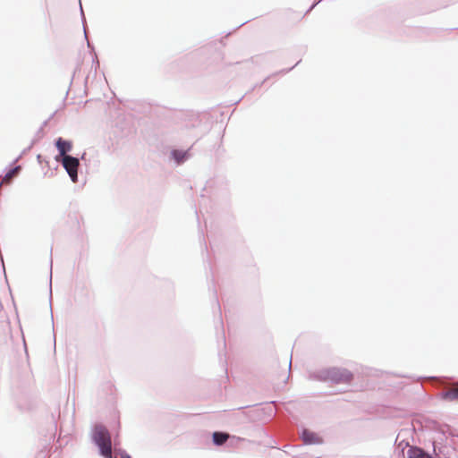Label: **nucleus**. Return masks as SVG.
I'll return each instance as SVG.
<instances>
[{
	"label": "nucleus",
	"mask_w": 458,
	"mask_h": 458,
	"mask_svg": "<svg viewBox=\"0 0 458 458\" xmlns=\"http://www.w3.org/2000/svg\"><path fill=\"white\" fill-rule=\"evenodd\" d=\"M408 458H432L430 455L426 454L422 449L418 447H411L408 450Z\"/></svg>",
	"instance_id": "obj_5"
},
{
	"label": "nucleus",
	"mask_w": 458,
	"mask_h": 458,
	"mask_svg": "<svg viewBox=\"0 0 458 458\" xmlns=\"http://www.w3.org/2000/svg\"><path fill=\"white\" fill-rule=\"evenodd\" d=\"M351 378H352V376H351L350 374H347V375L345 376V380H346V381L351 380Z\"/></svg>",
	"instance_id": "obj_10"
},
{
	"label": "nucleus",
	"mask_w": 458,
	"mask_h": 458,
	"mask_svg": "<svg viewBox=\"0 0 458 458\" xmlns=\"http://www.w3.org/2000/svg\"><path fill=\"white\" fill-rule=\"evenodd\" d=\"M70 175L72 182L77 181V171L79 167V159L71 156L64 157L60 160Z\"/></svg>",
	"instance_id": "obj_2"
},
{
	"label": "nucleus",
	"mask_w": 458,
	"mask_h": 458,
	"mask_svg": "<svg viewBox=\"0 0 458 458\" xmlns=\"http://www.w3.org/2000/svg\"><path fill=\"white\" fill-rule=\"evenodd\" d=\"M229 438V435L222 432L213 433V441L216 445H221Z\"/></svg>",
	"instance_id": "obj_7"
},
{
	"label": "nucleus",
	"mask_w": 458,
	"mask_h": 458,
	"mask_svg": "<svg viewBox=\"0 0 458 458\" xmlns=\"http://www.w3.org/2000/svg\"><path fill=\"white\" fill-rule=\"evenodd\" d=\"M444 398L449 401H454L458 399V383L455 384L453 387L448 389L444 394Z\"/></svg>",
	"instance_id": "obj_6"
},
{
	"label": "nucleus",
	"mask_w": 458,
	"mask_h": 458,
	"mask_svg": "<svg viewBox=\"0 0 458 458\" xmlns=\"http://www.w3.org/2000/svg\"><path fill=\"white\" fill-rule=\"evenodd\" d=\"M92 437L99 447L100 454L105 458H112V443L108 430L102 425H97L93 429Z\"/></svg>",
	"instance_id": "obj_1"
},
{
	"label": "nucleus",
	"mask_w": 458,
	"mask_h": 458,
	"mask_svg": "<svg viewBox=\"0 0 458 458\" xmlns=\"http://www.w3.org/2000/svg\"><path fill=\"white\" fill-rule=\"evenodd\" d=\"M173 156L178 163L182 162L184 158V154L178 150H174Z\"/></svg>",
	"instance_id": "obj_9"
},
{
	"label": "nucleus",
	"mask_w": 458,
	"mask_h": 458,
	"mask_svg": "<svg viewBox=\"0 0 458 458\" xmlns=\"http://www.w3.org/2000/svg\"><path fill=\"white\" fill-rule=\"evenodd\" d=\"M19 170H20V167H19V166H17V167H15V168H13V169H12L11 171H9V172L5 174V176L3 178L1 184H3V183H6V184H7V183H9V182H11V180H12L14 176H16V175H17V174H18Z\"/></svg>",
	"instance_id": "obj_8"
},
{
	"label": "nucleus",
	"mask_w": 458,
	"mask_h": 458,
	"mask_svg": "<svg viewBox=\"0 0 458 458\" xmlns=\"http://www.w3.org/2000/svg\"><path fill=\"white\" fill-rule=\"evenodd\" d=\"M55 146L58 149L59 155L55 157V160L60 162L61 158L64 157H68L66 155L68 152L72 150V144L69 140H65L63 138H58L55 141Z\"/></svg>",
	"instance_id": "obj_3"
},
{
	"label": "nucleus",
	"mask_w": 458,
	"mask_h": 458,
	"mask_svg": "<svg viewBox=\"0 0 458 458\" xmlns=\"http://www.w3.org/2000/svg\"><path fill=\"white\" fill-rule=\"evenodd\" d=\"M301 437L305 444H318L321 443V438L315 433L307 429L303 430Z\"/></svg>",
	"instance_id": "obj_4"
}]
</instances>
